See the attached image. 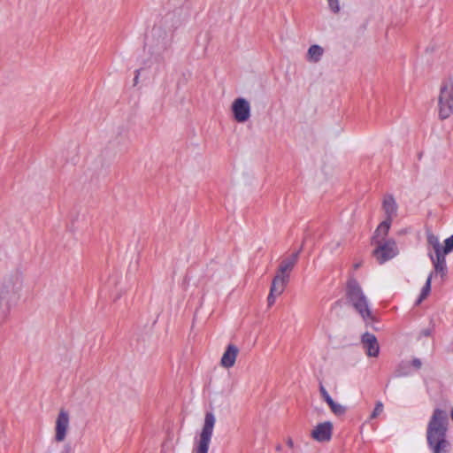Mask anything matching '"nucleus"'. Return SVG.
Masks as SVG:
<instances>
[{
  "mask_svg": "<svg viewBox=\"0 0 453 453\" xmlns=\"http://www.w3.org/2000/svg\"><path fill=\"white\" fill-rule=\"evenodd\" d=\"M448 414L435 409L426 427V442L432 453H449L450 442L447 439Z\"/></svg>",
  "mask_w": 453,
  "mask_h": 453,
  "instance_id": "1",
  "label": "nucleus"
},
{
  "mask_svg": "<svg viewBox=\"0 0 453 453\" xmlns=\"http://www.w3.org/2000/svg\"><path fill=\"white\" fill-rule=\"evenodd\" d=\"M435 111L441 120L453 119V80L443 81L436 96Z\"/></svg>",
  "mask_w": 453,
  "mask_h": 453,
  "instance_id": "2",
  "label": "nucleus"
},
{
  "mask_svg": "<svg viewBox=\"0 0 453 453\" xmlns=\"http://www.w3.org/2000/svg\"><path fill=\"white\" fill-rule=\"evenodd\" d=\"M24 279L20 273L7 276L0 288V300L10 307L16 304L21 296Z\"/></svg>",
  "mask_w": 453,
  "mask_h": 453,
  "instance_id": "3",
  "label": "nucleus"
},
{
  "mask_svg": "<svg viewBox=\"0 0 453 453\" xmlns=\"http://www.w3.org/2000/svg\"><path fill=\"white\" fill-rule=\"evenodd\" d=\"M347 296L355 310L360 314L364 320L372 319L366 296L357 280H349L347 285Z\"/></svg>",
  "mask_w": 453,
  "mask_h": 453,
  "instance_id": "4",
  "label": "nucleus"
},
{
  "mask_svg": "<svg viewBox=\"0 0 453 453\" xmlns=\"http://www.w3.org/2000/svg\"><path fill=\"white\" fill-rule=\"evenodd\" d=\"M216 418L212 412H206L202 430L194 441L192 453H208Z\"/></svg>",
  "mask_w": 453,
  "mask_h": 453,
  "instance_id": "5",
  "label": "nucleus"
},
{
  "mask_svg": "<svg viewBox=\"0 0 453 453\" xmlns=\"http://www.w3.org/2000/svg\"><path fill=\"white\" fill-rule=\"evenodd\" d=\"M231 117L238 124L249 122L252 116L251 101L244 96H237L230 104Z\"/></svg>",
  "mask_w": 453,
  "mask_h": 453,
  "instance_id": "6",
  "label": "nucleus"
},
{
  "mask_svg": "<svg viewBox=\"0 0 453 453\" xmlns=\"http://www.w3.org/2000/svg\"><path fill=\"white\" fill-rule=\"evenodd\" d=\"M70 411L65 408H60L55 418L54 423V441L58 443L63 442L70 431Z\"/></svg>",
  "mask_w": 453,
  "mask_h": 453,
  "instance_id": "7",
  "label": "nucleus"
},
{
  "mask_svg": "<svg viewBox=\"0 0 453 453\" xmlns=\"http://www.w3.org/2000/svg\"><path fill=\"white\" fill-rule=\"evenodd\" d=\"M426 238L428 248L431 249L435 255H447L453 252V234L441 242L435 234L427 230Z\"/></svg>",
  "mask_w": 453,
  "mask_h": 453,
  "instance_id": "8",
  "label": "nucleus"
},
{
  "mask_svg": "<svg viewBox=\"0 0 453 453\" xmlns=\"http://www.w3.org/2000/svg\"><path fill=\"white\" fill-rule=\"evenodd\" d=\"M333 423L325 421L318 424L311 432L313 440L319 442H327L331 440L333 434Z\"/></svg>",
  "mask_w": 453,
  "mask_h": 453,
  "instance_id": "9",
  "label": "nucleus"
},
{
  "mask_svg": "<svg viewBox=\"0 0 453 453\" xmlns=\"http://www.w3.org/2000/svg\"><path fill=\"white\" fill-rule=\"evenodd\" d=\"M398 203L392 194H385L381 200V210L384 219L393 221L398 214Z\"/></svg>",
  "mask_w": 453,
  "mask_h": 453,
  "instance_id": "10",
  "label": "nucleus"
},
{
  "mask_svg": "<svg viewBox=\"0 0 453 453\" xmlns=\"http://www.w3.org/2000/svg\"><path fill=\"white\" fill-rule=\"evenodd\" d=\"M288 282V279L283 278L277 274L274 276L271 285L270 293L267 297V303L269 307L273 305L276 298L284 292Z\"/></svg>",
  "mask_w": 453,
  "mask_h": 453,
  "instance_id": "11",
  "label": "nucleus"
},
{
  "mask_svg": "<svg viewBox=\"0 0 453 453\" xmlns=\"http://www.w3.org/2000/svg\"><path fill=\"white\" fill-rule=\"evenodd\" d=\"M361 344L368 357H377L379 356L380 345L374 334H364L361 338Z\"/></svg>",
  "mask_w": 453,
  "mask_h": 453,
  "instance_id": "12",
  "label": "nucleus"
},
{
  "mask_svg": "<svg viewBox=\"0 0 453 453\" xmlns=\"http://www.w3.org/2000/svg\"><path fill=\"white\" fill-rule=\"evenodd\" d=\"M375 255H389L398 253L399 250L395 242L392 239L372 242Z\"/></svg>",
  "mask_w": 453,
  "mask_h": 453,
  "instance_id": "13",
  "label": "nucleus"
},
{
  "mask_svg": "<svg viewBox=\"0 0 453 453\" xmlns=\"http://www.w3.org/2000/svg\"><path fill=\"white\" fill-rule=\"evenodd\" d=\"M326 54V49L324 46L314 43L311 44L304 55V58L307 63L311 65H316L322 61Z\"/></svg>",
  "mask_w": 453,
  "mask_h": 453,
  "instance_id": "14",
  "label": "nucleus"
},
{
  "mask_svg": "<svg viewBox=\"0 0 453 453\" xmlns=\"http://www.w3.org/2000/svg\"><path fill=\"white\" fill-rule=\"evenodd\" d=\"M319 393L321 398L327 403L331 411L334 415L342 416L346 413V407L334 401L323 385H320L319 387Z\"/></svg>",
  "mask_w": 453,
  "mask_h": 453,
  "instance_id": "15",
  "label": "nucleus"
},
{
  "mask_svg": "<svg viewBox=\"0 0 453 453\" xmlns=\"http://www.w3.org/2000/svg\"><path fill=\"white\" fill-rule=\"evenodd\" d=\"M239 354V349L234 344L227 345L225 352L220 360V365L224 368H231L234 365L237 356Z\"/></svg>",
  "mask_w": 453,
  "mask_h": 453,
  "instance_id": "16",
  "label": "nucleus"
},
{
  "mask_svg": "<svg viewBox=\"0 0 453 453\" xmlns=\"http://www.w3.org/2000/svg\"><path fill=\"white\" fill-rule=\"evenodd\" d=\"M173 32L165 29L161 25L156 26L152 29V37L159 45H167L172 39Z\"/></svg>",
  "mask_w": 453,
  "mask_h": 453,
  "instance_id": "17",
  "label": "nucleus"
},
{
  "mask_svg": "<svg viewBox=\"0 0 453 453\" xmlns=\"http://www.w3.org/2000/svg\"><path fill=\"white\" fill-rule=\"evenodd\" d=\"M296 257H286L280 262L276 274L289 280V274L296 265Z\"/></svg>",
  "mask_w": 453,
  "mask_h": 453,
  "instance_id": "18",
  "label": "nucleus"
},
{
  "mask_svg": "<svg viewBox=\"0 0 453 453\" xmlns=\"http://www.w3.org/2000/svg\"><path fill=\"white\" fill-rule=\"evenodd\" d=\"M392 221L388 219H383L380 225L377 226L374 234L372 236V242L384 240V238L388 235V231L390 229Z\"/></svg>",
  "mask_w": 453,
  "mask_h": 453,
  "instance_id": "19",
  "label": "nucleus"
},
{
  "mask_svg": "<svg viewBox=\"0 0 453 453\" xmlns=\"http://www.w3.org/2000/svg\"><path fill=\"white\" fill-rule=\"evenodd\" d=\"M433 264L434 270L431 273L434 275H440L441 277H444L447 273V265L445 257H435L433 258Z\"/></svg>",
  "mask_w": 453,
  "mask_h": 453,
  "instance_id": "20",
  "label": "nucleus"
},
{
  "mask_svg": "<svg viewBox=\"0 0 453 453\" xmlns=\"http://www.w3.org/2000/svg\"><path fill=\"white\" fill-rule=\"evenodd\" d=\"M433 278V273H430L429 276L426 279V284L424 288H422L421 294L419 296V298L417 301V303L419 304L424 299L427 297L431 291V281Z\"/></svg>",
  "mask_w": 453,
  "mask_h": 453,
  "instance_id": "21",
  "label": "nucleus"
},
{
  "mask_svg": "<svg viewBox=\"0 0 453 453\" xmlns=\"http://www.w3.org/2000/svg\"><path fill=\"white\" fill-rule=\"evenodd\" d=\"M329 10L334 13L337 14L341 12V4L340 0H326Z\"/></svg>",
  "mask_w": 453,
  "mask_h": 453,
  "instance_id": "22",
  "label": "nucleus"
},
{
  "mask_svg": "<svg viewBox=\"0 0 453 453\" xmlns=\"http://www.w3.org/2000/svg\"><path fill=\"white\" fill-rule=\"evenodd\" d=\"M383 411V403L377 402L373 411L371 414V418H376Z\"/></svg>",
  "mask_w": 453,
  "mask_h": 453,
  "instance_id": "23",
  "label": "nucleus"
},
{
  "mask_svg": "<svg viewBox=\"0 0 453 453\" xmlns=\"http://www.w3.org/2000/svg\"><path fill=\"white\" fill-rule=\"evenodd\" d=\"M411 363H412V365L417 369L420 368V366H421V362L419 359H413Z\"/></svg>",
  "mask_w": 453,
  "mask_h": 453,
  "instance_id": "24",
  "label": "nucleus"
},
{
  "mask_svg": "<svg viewBox=\"0 0 453 453\" xmlns=\"http://www.w3.org/2000/svg\"><path fill=\"white\" fill-rule=\"evenodd\" d=\"M397 374H398L399 376H402V375H406V374H407V372H402V371L400 370V368H399V369L397 370Z\"/></svg>",
  "mask_w": 453,
  "mask_h": 453,
  "instance_id": "25",
  "label": "nucleus"
},
{
  "mask_svg": "<svg viewBox=\"0 0 453 453\" xmlns=\"http://www.w3.org/2000/svg\"><path fill=\"white\" fill-rule=\"evenodd\" d=\"M287 443H288V445L290 448H293V447H294V442H293V441H292L291 439H289V440L288 441V442H287Z\"/></svg>",
  "mask_w": 453,
  "mask_h": 453,
  "instance_id": "26",
  "label": "nucleus"
},
{
  "mask_svg": "<svg viewBox=\"0 0 453 453\" xmlns=\"http://www.w3.org/2000/svg\"><path fill=\"white\" fill-rule=\"evenodd\" d=\"M138 77H139V72L137 71V72H136L135 78H134V83H136V82H137V81H138Z\"/></svg>",
  "mask_w": 453,
  "mask_h": 453,
  "instance_id": "27",
  "label": "nucleus"
},
{
  "mask_svg": "<svg viewBox=\"0 0 453 453\" xmlns=\"http://www.w3.org/2000/svg\"><path fill=\"white\" fill-rule=\"evenodd\" d=\"M386 260V257H381V260L380 261V263H383L384 261Z\"/></svg>",
  "mask_w": 453,
  "mask_h": 453,
  "instance_id": "28",
  "label": "nucleus"
},
{
  "mask_svg": "<svg viewBox=\"0 0 453 453\" xmlns=\"http://www.w3.org/2000/svg\"><path fill=\"white\" fill-rule=\"evenodd\" d=\"M450 415H451V418H452V420H453V408H452V411H451V414H450Z\"/></svg>",
  "mask_w": 453,
  "mask_h": 453,
  "instance_id": "29",
  "label": "nucleus"
}]
</instances>
